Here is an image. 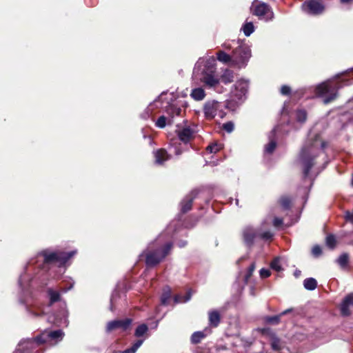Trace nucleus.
<instances>
[{"label": "nucleus", "instance_id": "32", "mask_svg": "<svg viewBox=\"0 0 353 353\" xmlns=\"http://www.w3.org/2000/svg\"><path fill=\"white\" fill-rule=\"evenodd\" d=\"M148 331V327L145 324H141L139 325L134 332V335L137 337H141L143 336Z\"/></svg>", "mask_w": 353, "mask_h": 353}, {"label": "nucleus", "instance_id": "2", "mask_svg": "<svg viewBox=\"0 0 353 353\" xmlns=\"http://www.w3.org/2000/svg\"><path fill=\"white\" fill-rule=\"evenodd\" d=\"M216 59L213 56L199 58L196 63L193 74L206 88L218 90L219 79L216 75Z\"/></svg>", "mask_w": 353, "mask_h": 353}, {"label": "nucleus", "instance_id": "49", "mask_svg": "<svg viewBox=\"0 0 353 353\" xmlns=\"http://www.w3.org/2000/svg\"><path fill=\"white\" fill-rule=\"evenodd\" d=\"M283 224V219L279 217H275L273 220V225L274 227L277 228L281 226Z\"/></svg>", "mask_w": 353, "mask_h": 353}, {"label": "nucleus", "instance_id": "38", "mask_svg": "<svg viewBox=\"0 0 353 353\" xmlns=\"http://www.w3.org/2000/svg\"><path fill=\"white\" fill-rule=\"evenodd\" d=\"M240 41H232V42H225L224 43L222 46L224 49L227 50H230L232 49H234V48L238 46L240 43Z\"/></svg>", "mask_w": 353, "mask_h": 353}, {"label": "nucleus", "instance_id": "47", "mask_svg": "<svg viewBox=\"0 0 353 353\" xmlns=\"http://www.w3.org/2000/svg\"><path fill=\"white\" fill-rule=\"evenodd\" d=\"M260 276L261 278H268L270 276V271L268 269L262 268L261 269L260 272Z\"/></svg>", "mask_w": 353, "mask_h": 353}, {"label": "nucleus", "instance_id": "1", "mask_svg": "<svg viewBox=\"0 0 353 353\" xmlns=\"http://www.w3.org/2000/svg\"><path fill=\"white\" fill-rule=\"evenodd\" d=\"M325 147V142L321 140L319 134L310 133L299 157V162L303 168L305 176L308 175L310 169L316 163V158L323 153Z\"/></svg>", "mask_w": 353, "mask_h": 353}, {"label": "nucleus", "instance_id": "7", "mask_svg": "<svg viewBox=\"0 0 353 353\" xmlns=\"http://www.w3.org/2000/svg\"><path fill=\"white\" fill-rule=\"evenodd\" d=\"M167 105L165 106V112L169 115L166 117L162 115L156 121V126L159 128H163L165 125H170L173 123V119L174 116H179L181 112V109L179 108L174 101H172L171 103L167 102Z\"/></svg>", "mask_w": 353, "mask_h": 353}, {"label": "nucleus", "instance_id": "14", "mask_svg": "<svg viewBox=\"0 0 353 353\" xmlns=\"http://www.w3.org/2000/svg\"><path fill=\"white\" fill-rule=\"evenodd\" d=\"M221 106V103L216 101L206 102L203 108L205 117L210 119H213L217 115Z\"/></svg>", "mask_w": 353, "mask_h": 353}, {"label": "nucleus", "instance_id": "8", "mask_svg": "<svg viewBox=\"0 0 353 353\" xmlns=\"http://www.w3.org/2000/svg\"><path fill=\"white\" fill-rule=\"evenodd\" d=\"M251 10L254 15L265 21H270L274 18L272 10L270 6L264 2H258L256 0H254L252 3Z\"/></svg>", "mask_w": 353, "mask_h": 353}, {"label": "nucleus", "instance_id": "43", "mask_svg": "<svg viewBox=\"0 0 353 353\" xmlns=\"http://www.w3.org/2000/svg\"><path fill=\"white\" fill-rule=\"evenodd\" d=\"M190 299V294H187L184 297H183V296H181L180 295H176L174 297V302L176 303H185V302L188 301Z\"/></svg>", "mask_w": 353, "mask_h": 353}, {"label": "nucleus", "instance_id": "51", "mask_svg": "<svg viewBox=\"0 0 353 353\" xmlns=\"http://www.w3.org/2000/svg\"><path fill=\"white\" fill-rule=\"evenodd\" d=\"M345 219L346 220L352 222L353 221V213L350 212H345Z\"/></svg>", "mask_w": 353, "mask_h": 353}, {"label": "nucleus", "instance_id": "12", "mask_svg": "<svg viewBox=\"0 0 353 353\" xmlns=\"http://www.w3.org/2000/svg\"><path fill=\"white\" fill-rule=\"evenodd\" d=\"M249 82L245 79H240L234 85V89L232 90V95L238 100H242L245 97L248 89Z\"/></svg>", "mask_w": 353, "mask_h": 353}, {"label": "nucleus", "instance_id": "27", "mask_svg": "<svg viewBox=\"0 0 353 353\" xmlns=\"http://www.w3.org/2000/svg\"><path fill=\"white\" fill-rule=\"evenodd\" d=\"M210 325L216 327L220 323V314L217 311H211L209 312Z\"/></svg>", "mask_w": 353, "mask_h": 353}, {"label": "nucleus", "instance_id": "36", "mask_svg": "<svg viewBox=\"0 0 353 353\" xmlns=\"http://www.w3.org/2000/svg\"><path fill=\"white\" fill-rule=\"evenodd\" d=\"M222 148V145L221 143H214L207 147V151L209 153H216L219 152Z\"/></svg>", "mask_w": 353, "mask_h": 353}, {"label": "nucleus", "instance_id": "24", "mask_svg": "<svg viewBox=\"0 0 353 353\" xmlns=\"http://www.w3.org/2000/svg\"><path fill=\"white\" fill-rule=\"evenodd\" d=\"M277 130V128H275L272 130L271 132V135L270 136V142L265 145V152L266 154H271L273 152V151L276 148V141L274 139V137L275 135L276 131Z\"/></svg>", "mask_w": 353, "mask_h": 353}, {"label": "nucleus", "instance_id": "26", "mask_svg": "<svg viewBox=\"0 0 353 353\" xmlns=\"http://www.w3.org/2000/svg\"><path fill=\"white\" fill-rule=\"evenodd\" d=\"M47 294L49 297L50 305L60 300V292L57 290H54L52 288H48L47 290Z\"/></svg>", "mask_w": 353, "mask_h": 353}, {"label": "nucleus", "instance_id": "23", "mask_svg": "<svg viewBox=\"0 0 353 353\" xmlns=\"http://www.w3.org/2000/svg\"><path fill=\"white\" fill-rule=\"evenodd\" d=\"M194 196L192 194L187 195L181 202V210L183 213L188 212L191 208Z\"/></svg>", "mask_w": 353, "mask_h": 353}, {"label": "nucleus", "instance_id": "35", "mask_svg": "<svg viewBox=\"0 0 353 353\" xmlns=\"http://www.w3.org/2000/svg\"><path fill=\"white\" fill-rule=\"evenodd\" d=\"M170 295H171L170 289L168 287H167L164 290V292L161 297V302L163 305L168 304V301L170 300Z\"/></svg>", "mask_w": 353, "mask_h": 353}, {"label": "nucleus", "instance_id": "42", "mask_svg": "<svg viewBox=\"0 0 353 353\" xmlns=\"http://www.w3.org/2000/svg\"><path fill=\"white\" fill-rule=\"evenodd\" d=\"M254 270H255V264L253 263L250 265V267L248 268V272H247L246 274L245 275L244 280H245V283L248 282V280L252 275V273L254 271Z\"/></svg>", "mask_w": 353, "mask_h": 353}, {"label": "nucleus", "instance_id": "41", "mask_svg": "<svg viewBox=\"0 0 353 353\" xmlns=\"http://www.w3.org/2000/svg\"><path fill=\"white\" fill-rule=\"evenodd\" d=\"M280 203L284 210H288L290 207L291 201L288 196H283L280 199Z\"/></svg>", "mask_w": 353, "mask_h": 353}, {"label": "nucleus", "instance_id": "13", "mask_svg": "<svg viewBox=\"0 0 353 353\" xmlns=\"http://www.w3.org/2000/svg\"><path fill=\"white\" fill-rule=\"evenodd\" d=\"M131 323L132 320L130 319L112 321L108 323L106 331L110 332L115 330H121L124 332L130 327Z\"/></svg>", "mask_w": 353, "mask_h": 353}, {"label": "nucleus", "instance_id": "9", "mask_svg": "<svg viewBox=\"0 0 353 353\" xmlns=\"http://www.w3.org/2000/svg\"><path fill=\"white\" fill-rule=\"evenodd\" d=\"M64 336V332L61 330H57L54 331H44L39 336H37V340L38 343H52V341H54L55 343L60 341L63 339Z\"/></svg>", "mask_w": 353, "mask_h": 353}, {"label": "nucleus", "instance_id": "48", "mask_svg": "<svg viewBox=\"0 0 353 353\" xmlns=\"http://www.w3.org/2000/svg\"><path fill=\"white\" fill-rule=\"evenodd\" d=\"M291 89L288 85H283L281 88V93L283 95H288L290 93Z\"/></svg>", "mask_w": 353, "mask_h": 353}, {"label": "nucleus", "instance_id": "52", "mask_svg": "<svg viewBox=\"0 0 353 353\" xmlns=\"http://www.w3.org/2000/svg\"><path fill=\"white\" fill-rule=\"evenodd\" d=\"M73 285H74V282H72L70 285V286L68 288H62L61 290V292H63V293H65L67 292L68 290H70V289H72L73 288Z\"/></svg>", "mask_w": 353, "mask_h": 353}, {"label": "nucleus", "instance_id": "17", "mask_svg": "<svg viewBox=\"0 0 353 353\" xmlns=\"http://www.w3.org/2000/svg\"><path fill=\"white\" fill-rule=\"evenodd\" d=\"M258 236V231L251 226H246L243 230V236L245 243L250 245L252 244L254 239Z\"/></svg>", "mask_w": 353, "mask_h": 353}, {"label": "nucleus", "instance_id": "33", "mask_svg": "<svg viewBox=\"0 0 353 353\" xmlns=\"http://www.w3.org/2000/svg\"><path fill=\"white\" fill-rule=\"evenodd\" d=\"M349 261V256L347 253H343L339 256L337 259L338 264L342 268H344L347 266Z\"/></svg>", "mask_w": 353, "mask_h": 353}, {"label": "nucleus", "instance_id": "3", "mask_svg": "<svg viewBox=\"0 0 353 353\" xmlns=\"http://www.w3.org/2000/svg\"><path fill=\"white\" fill-rule=\"evenodd\" d=\"M172 243L165 242L164 235L161 234L155 241L149 244L146 250L139 255V260L145 256L148 267H154L161 263L170 252Z\"/></svg>", "mask_w": 353, "mask_h": 353}, {"label": "nucleus", "instance_id": "53", "mask_svg": "<svg viewBox=\"0 0 353 353\" xmlns=\"http://www.w3.org/2000/svg\"><path fill=\"white\" fill-rule=\"evenodd\" d=\"M292 309H291V308H290V309L285 310V311L282 312L280 314H281V316H283V315H285V314H286L290 313V312H292Z\"/></svg>", "mask_w": 353, "mask_h": 353}, {"label": "nucleus", "instance_id": "22", "mask_svg": "<svg viewBox=\"0 0 353 353\" xmlns=\"http://www.w3.org/2000/svg\"><path fill=\"white\" fill-rule=\"evenodd\" d=\"M210 333V329H205L203 331L195 332L192 334L191 342L194 344H197L205 338L208 334Z\"/></svg>", "mask_w": 353, "mask_h": 353}, {"label": "nucleus", "instance_id": "58", "mask_svg": "<svg viewBox=\"0 0 353 353\" xmlns=\"http://www.w3.org/2000/svg\"><path fill=\"white\" fill-rule=\"evenodd\" d=\"M341 1L343 3H348L353 1V0H341Z\"/></svg>", "mask_w": 353, "mask_h": 353}, {"label": "nucleus", "instance_id": "39", "mask_svg": "<svg viewBox=\"0 0 353 353\" xmlns=\"http://www.w3.org/2000/svg\"><path fill=\"white\" fill-rule=\"evenodd\" d=\"M296 118L299 122H305L307 118L306 112L303 110H298L296 113Z\"/></svg>", "mask_w": 353, "mask_h": 353}, {"label": "nucleus", "instance_id": "5", "mask_svg": "<svg viewBox=\"0 0 353 353\" xmlns=\"http://www.w3.org/2000/svg\"><path fill=\"white\" fill-rule=\"evenodd\" d=\"M252 56L250 46L241 42L232 50V66L238 68H245Z\"/></svg>", "mask_w": 353, "mask_h": 353}, {"label": "nucleus", "instance_id": "18", "mask_svg": "<svg viewBox=\"0 0 353 353\" xmlns=\"http://www.w3.org/2000/svg\"><path fill=\"white\" fill-rule=\"evenodd\" d=\"M350 305L353 306V293L347 295L341 304L340 309L343 316H349L350 314Z\"/></svg>", "mask_w": 353, "mask_h": 353}, {"label": "nucleus", "instance_id": "25", "mask_svg": "<svg viewBox=\"0 0 353 353\" xmlns=\"http://www.w3.org/2000/svg\"><path fill=\"white\" fill-rule=\"evenodd\" d=\"M190 97L195 101H201L205 97V92L202 88H195L192 90Z\"/></svg>", "mask_w": 353, "mask_h": 353}, {"label": "nucleus", "instance_id": "6", "mask_svg": "<svg viewBox=\"0 0 353 353\" xmlns=\"http://www.w3.org/2000/svg\"><path fill=\"white\" fill-rule=\"evenodd\" d=\"M76 253V250L70 252H63L61 251L55 252L45 250L40 252L38 256L43 257L44 263H58L59 265H63Z\"/></svg>", "mask_w": 353, "mask_h": 353}, {"label": "nucleus", "instance_id": "11", "mask_svg": "<svg viewBox=\"0 0 353 353\" xmlns=\"http://www.w3.org/2000/svg\"><path fill=\"white\" fill-rule=\"evenodd\" d=\"M41 344L42 343L37 342V337L34 339L22 340L14 353H32L33 350Z\"/></svg>", "mask_w": 353, "mask_h": 353}, {"label": "nucleus", "instance_id": "40", "mask_svg": "<svg viewBox=\"0 0 353 353\" xmlns=\"http://www.w3.org/2000/svg\"><path fill=\"white\" fill-rule=\"evenodd\" d=\"M326 245L327 247L330 248H334L336 245V239L335 236L332 234H330L326 237L325 241Z\"/></svg>", "mask_w": 353, "mask_h": 353}, {"label": "nucleus", "instance_id": "19", "mask_svg": "<svg viewBox=\"0 0 353 353\" xmlns=\"http://www.w3.org/2000/svg\"><path fill=\"white\" fill-rule=\"evenodd\" d=\"M154 162L157 165H162L168 161L170 156L168 154L167 151L164 149H159L154 152Z\"/></svg>", "mask_w": 353, "mask_h": 353}, {"label": "nucleus", "instance_id": "44", "mask_svg": "<svg viewBox=\"0 0 353 353\" xmlns=\"http://www.w3.org/2000/svg\"><path fill=\"white\" fill-rule=\"evenodd\" d=\"M273 235H274L273 233L271 232L270 231H265L263 233L258 232V236H259L262 239H264V240L271 239L273 237Z\"/></svg>", "mask_w": 353, "mask_h": 353}, {"label": "nucleus", "instance_id": "37", "mask_svg": "<svg viewBox=\"0 0 353 353\" xmlns=\"http://www.w3.org/2000/svg\"><path fill=\"white\" fill-rule=\"evenodd\" d=\"M281 317V314L272 316H266L265 321L268 323L276 325L280 322Z\"/></svg>", "mask_w": 353, "mask_h": 353}, {"label": "nucleus", "instance_id": "62", "mask_svg": "<svg viewBox=\"0 0 353 353\" xmlns=\"http://www.w3.org/2000/svg\"><path fill=\"white\" fill-rule=\"evenodd\" d=\"M251 293H252V295H254V293L253 292V290H252Z\"/></svg>", "mask_w": 353, "mask_h": 353}, {"label": "nucleus", "instance_id": "21", "mask_svg": "<svg viewBox=\"0 0 353 353\" xmlns=\"http://www.w3.org/2000/svg\"><path fill=\"white\" fill-rule=\"evenodd\" d=\"M219 79V83L221 81L225 84L230 83L234 81V72L229 69H225Z\"/></svg>", "mask_w": 353, "mask_h": 353}, {"label": "nucleus", "instance_id": "55", "mask_svg": "<svg viewBox=\"0 0 353 353\" xmlns=\"http://www.w3.org/2000/svg\"><path fill=\"white\" fill-rule=\"evenodd\" d=\"M163 95H164V94H161V96H160V97H159L158 99H157V100H155V101H154V103H157L159 101H161V100H163Z\"/></svg>", "mask_w": 353, "mask_h": 353}, {"label": "nucleus", "instance_id": "57", "mask_svg": "<svg viewBox=\"0 0 353 353\" xmlns=\"http://www.w3.org/2000/svg\"><path fill=\"white\" fill-rule=\"evenodd\" d=\"M301 272L300 270H296L294 272V276L296 277H298V276H299L301 275Z\"/></svg>", "mask_w": 353, "mask_h": 353}, {"label": "nucleus", "instance_id": "45", "mask_svg": "<svg viewBox=\"0 0 353 353\" xmlns=\"http://www.w3.org/2000/svg\"><path fill=\"white\" fill-rule=\"evenodd\" d=\"M234 127V123L231 121L227 122L223 125V129L229 133L233 131Z\"/></svg>", "mask_w": 353, "mask_h": 353}, {"label": "nucleus", "instance_id": "54", "mask_svg": "<svg viewBox=\"0 0 353 353\" xmlns=\"http://www.w3.org/2000/svg\"><path fill=\"white\" fill-rule=\"evenodd\" d=\"M28 312H30L32 316H37L39 315L37 312H35L32 311L31 309H28Z\"/></svg>", "mask_w": 353, "mask_h": 353}, {"label": "nucleus", "instance_id": "20", "mask_svg": "<svg viewBox=\"0 0 353 353\" xmlns=\"http://www.w3.org/2000/svg\"><path fill=\"white\" fill-rule=\"evenodd\" d=\"M216 59L219 61L224 64H228L229 65L232 66V54H229L223 50H219L216 52Z\"/></svg>", "mask_w": 353, "mask_h": 353}, {"label": "nucleus", "instance_id": "28", "mask_svg": "<svg viewBox=\"0 0 353 353\" xmlns=\"http://www.w3.org/2000/svg\"><path fill=\"white\" fill-rule=\"evenodd\" d=\"M303 285L308 290H314L317 286V282L314 278H307L304 280Z\"/></svg>", "mask_w": 353, "mask_h": 353}, {"label": "nucleus", "instance_id": "56", "mask_svg": "<svg viewBox=\"0 0 353 353\" xmlns=\"http://www.w3.org/2000/svg\"><path fill=\"white\" fill-rule=\"evenodd\" d=\"M185 245H186V242L185 241L179 242V244H178L179 247H180V248H183Z\"/></svg>", "mask_w": 353, "mask_h": 353}, {"label": "nucleus", "instance_id": "15", "mask_svg": "<svg viewBox=\"0 0 353 353\" xmlns=\"http://www.w3.org/2000/svg\"><path fill=\"white\" fill-rule=\"evenodd\" d=\"M263 335L269 337L270 340L271 347L274 350H280L282 347L281 340L276 336L274 332L270 328L262 330Z\"/></svg>", "mask_w": 353, "mask_h": 353}, {"label": "nucleus", "instance_id": "4", "mask_svg": "<svg viewBox=\"0 0 353 353\" xmlns=\"http://www.w3.org/2000/svg\"><path fill=\"white\" fill-rule=\"evenodd\" d=\"M348 83L344 79L338 81L329 80L318 85L316 88V93L318 96L323 97V103L327 104L337 97L338 90Z\"/></svg>", "mask_w": 353, "mask_h": 353}, {"label": "nucleus", "instance_id": "34", "mask_svg": "<svg viewBox=\"0 0 353 353\" xmlns=\"http://www.w3.org/2000/svg\"><path fill=\"white\" fill-rule=\"evenodd\" d=\"M270 267L272 270L276 272H281L283 270L281 266V258H275L270 263Z\"/></svg>", "mask_w": 353, "mask_h": 353}, {"label": "nucleus", "instance_id": "31", "mask_svg": "<svg viewBox=\"0 0 353 353\" xmlns=\"http://www.w3.org/2000/svg\"><path fill=\"white\" fill-rule=\"evenodd\" d=\"M241 29L246 37H249L254 31V27L252 22H246Z\"/></svg>", "mask_w": 353, "mask_h": 353}, {"label": "nucleus", "instance_id": "50", "mask_svg": "<svg viewBox=\"0 0 353 353\" xmlns=\"http://www.w3.org/2000/svg\"><path fill=\"white\" fill-rule=\"evenodd\" d=\"M24 276H21L19 279V285L21 288L22 291H25L26 288L28 287V284L23 285V279Z\"/></svg>", "mask_w": 353, "mask_h": 353}, {"label": "nucleus", "instance_id": "10", "mask_svg": "<svg viewBox=\"0 0 353 353\" xmlns=\"http://www.w3.org/2000/svg\"><path fill=\"white\" fill-rule=\"evenodd\" d=\"M302 8L307 14L316 15L323 13L325 7L319 0H306L303 3Z\"/></svg>", "mask_w": 353, "mask_h": 353}, {"label": "nucleus", "instance_id": "30", "mask_svg": "<svg viewBox=\"0 0 353 353\" xmlns=\"http://www.w3.org/2000/svg\"><path fill=\"white\" fill-rule=\"evenodd\" d=\"M143 343V339L137 341L130 347L123 350L122 353H135Z\"/></svg>", "mask_w": 353, "mask_h": 353}, {"label": "nucleus", "instance_id": "61", "mask_svg": "<svg viewBox=\"0 0 353 353\" xmlns=\"http://www.w3.org/2000/svg\"><path fill=\"white\" fill-rule=\"evenodd\" d=\"M111 302V310H112V299L110 300Z\"/></svg>", "mask_w": 353, "mask_h": 353}, {"label": "nucleus", "instance_id": "29", "mask_svg": "<svg viewBox=\"0 0 353 353\" xmlns=\"http://www.w3.org/2000/svg\"><path fill=\"white\" fill-rule=\"evenodd\" d=\"M61 315L63 316L61 318H59V316H57L55 317L53 323H57L58 325L67 324L68 323V321H67L68 311L65 310V309H63L61 310Z\"/></svg>", "mask_w": 353, "mask_h": 353}, {"label": "nucleus", "instance_id": "59", "mask_svg": "<svg viewBox=\"0 0 353 353\" xmlns=\"http://www.w3.org/2000/svg\"><path fill=\"white\" fill-rule=\"evenodd\" d=\"M149 112H150V109H149V108H148L147 109L145 116L144 117V118H145V119H147V118L149 117Z\"/></svg>", "mask_w": 353, "mask_h": 353}, {"label": "nucleus", "instance_id": "60", "mask_svg": "<svg viewBox=\"0 0 353 353\" xmlns=\"http://www.w3.org/2000/svg\"><path fill=\"white\" fill-rule=\"evenodd\" d=\"M175 154L176 155H179V154H181V151H180V150H177L176 148H175Z\"/></svg>", "mask_w": 353, "mask_h": 353}, {"label": "nucleus", "instance_id": "46", "mask_svg": "<svg viewBox=\"0 0 353 353\" xmlns=\"http://www.w3.org/2000/svg\"><path fill=\"white\" fill-rule=\"evenodd\" d=\"M312 252L314 256H319L322 253L321 248L319 245H315L313 247Z\"/></svg>", "mask_w": 353, "mask_h": 353}, {"label": "nucleus", "instance_id": "16", "mask_svg": "<svg viewBox=\"0 0 353 353\" xmlns=\"http://www.w3.org/2000/svg\"><path fill=\"white\" fill-rule=\"evenodd\" d=\"M179 139L185 143L190 141L193 136V130L189 126L181 127L177 125L176 130Z\"/></svg>", "mask_w": 353, "mask_h": 353}]
</instances>
